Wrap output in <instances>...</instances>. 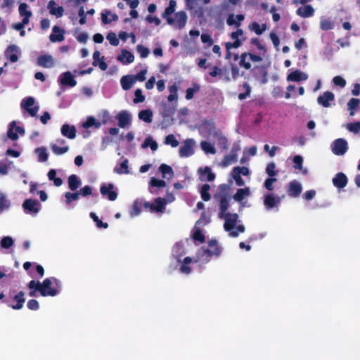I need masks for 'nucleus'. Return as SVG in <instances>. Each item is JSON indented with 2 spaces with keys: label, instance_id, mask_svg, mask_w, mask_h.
<instances>
[{
  "label": "nucleus",
  "instance_id": "61",
  "mask_svg": "<svg viewBox=\"0 0 360 360\" xmlns=\"http://www.w3.org/2000/svg\"><path fill=\"white\" fill-rule=\"evenodd\" d=\"M149 184L151 187L164 188L167 186L164 180L158 179L155 177H152Z\"/></svg>",
  "mask_w": 360,
  "mask_h": 360
},
{
  "label": "nucleus",
  "instance_id": "9",
  "mask_svg": "<svg viewBox=\"0 0 360 360\" xmlns=\"http://www.w3.org/2000/svg\"><path fill=\"white\" fill-rule=\"evenodd\" d=\"M221 219H224V228L226 231H231L237 224V221L238 219V215L236 213L231 214L230 212H227L223 214L222 216H219Z\"/></svg>",
  "mask_w": 360,
  "mask_h": 360
},
{
  "label": "nucleus",
  "instance_id": "48",
  "mask_svg": "<svg viewBox=\"0 0 360 360\" xmlns=\"http://www.w3.org/2000/svg\"><path fill=\"white\" fill-rule=\"evenodd\" d=\"M83 127L85 129H88L91 127L94 126L96 128L98 129L101 126V123L97 122L94 117H89L86 122H84L82 124Z\"/></svg>",
  "mask_w": 360,
  "mask_h": 360
},
{
  "label": "nucleus",
  "instance_id": "59",
  "mask_svg": "<svg viewBox=\"0 0 360 360\" xmlns=\"http://www.w3.org/2000/svg\"><path fill=\"white\" fill-rule=\"evenodd\" d=\"M51 147L53 152L56 155H62L67 153L69 150V147L68 146L59 147L56 144H52Z\"/></svg>",
  "mask_w": 360,
  "mask_h": 360
},
{
  "label": "nucleus",
  "instance_id": "37",
  "mask_svg": "<svg viewBox=\"0 0 360 360\" xmlns=\"http://www.w3.org/2000/svg\"><path fill=\"white\" fill-rule=\"evenodd\" d=\"M138 117L146 123H150L153 120V112L150 109L142 110L139 112Z\"/></svg>",
  "mask_w": 360,
  "mask_h": 360
},
{
  "label": "nucleus",
  "instance_id": "19",
  "mask_svg": "<svg viewBox=\"0 0 360 360\" xmlns=\"http://www.w3.org/2000/svg\"><path fill=\"white\" fill-rule=\"evenodd\" d=\"M348 182L347 176L343 172H338L333 179V184L338 189L345 188Z\"/></svg>",
  "mask_w": 360,
  "mask_h": 360
},
{
  "label": "nucleus",
  "instance_id": "10",
  "mask_svg": "<svg viewBox=\"0 0 360 360\" xmlns=\"http://www.w3.org/2000/svg\"><path fill=\"white\" fill-rule=\"evenodd\" d=\"M252 76L262 84L267 82V70L263 65H257L251 70Z\"/></svg>",
  "mask_w": 360,
  "mask_h": 360
},
{
  "label": "nucleus",
  "instance_id": "57",
  "mask_svg": "<svg viewBox=\"0 0 360 360\" xmlns=\"http://www.w3.org/2000/svg\"><path fill=\"white\" fill-rule=\"evenodd\" d=\"M242 86L245 89V91L244 93H240L238 94V98L240 101L247 98L248 96H250L251 93V87L247 82H244Z\"/></svg>",
  "mask_w": 360,
  "mask_h": 360
},
{
  "label": "nucleus",
  "instance_id": "7",
  "mask_svg": "<svg viewBox=\"0 0 360 360\" xmlns=\"http://www.w3.org/2000/svg\"><path fill=\"white\" fill-rule=\"evenodd\" d=\"M208 245L210 249L203 250V252L202 255V257L206 256L207 262L209 261V259H210L209 258L211 256L214 255V256L219 257L221 252V249L218 245V242L217 240L212 239L211 240L209 241Z\"/></svg>",
  "mask_w": 360,
  "mask_h": 360
},
{
  "label": "nucleus",
  "instance_id": "6",
  "mask_svg": "<svg viewBox=\"0 0 360 360\" xmlns=\"http://www.w3.org/2000/svg\"><path fill=\"white\" fill-rule=\"evenodd\" d=\"M115 186L112 183L105 184L103 183L100 187V193L103 197L110 201H114L117 198V193L114 190Z\"/></svg>",
  "mask_w": 360,
  "mask_h": 360
},
{
  "label": "nucleus",
  "instance_id": "54",
  "mask_svg": "<svg viewBox=\"0 0 360 360\" xmlns=\"http://www.w3.org/2000/svg\"><path fill=\"white\" fill-rule=\"evenodd\" d=\"M90 217L93 219V221L96 223V226L98 228H103V229H107L108 228V224L106 223V222H103L96 215V213L94 212H91L90 213Z\"/></svg>",
  "mask_w": 360,
  "mask_h": 360
},
{
  "label": "nucleus",
  "instance_id": "4",
  "mask_svg": "<svg viewBox=\"0 0 360 360\" xmlns=\"http://www.w3.org/2000/svg\"><path fill=\"white\" fill-rule=\"evenodd\" d=\"M331 150L335 155H343L348 150L347 141L342 138L335 139L331 144Z\"/></svg>",
  "mask_w": 360,
  "mask_h": 360
},
{
  "label": "nucleus",
  "instance_id": "2",
  "mask_svg": "<svg viewBox=\"0 0 360 360\" xmlns=\"http://www.w3.org/2000/svg\"><path fill=\"white\" fill-rule=\"evenodd\" d=\"M229 189V186L227 184H221L219 186V193L215 195V198L219 199V216H222L227 213L229 207V201L231 200Z\"/></svg>",
  "mask_w": 360,
  "mask_h": 360
},
{
  "label": "nucleus",
  "instance_id": "55",
  "mask_svg": "<svg viewBox=\"0 0 360 360\" xmlns=\"http://www.w3.org/2000/svg\"><path fill=\"white\" fill-rule=\"evenodd\" d=\"M248 57V56L246 52L241 53L240 56L239 65L246 70H250L251 68V63L249 61H247L246 59Z\"/></svg>",
  "mask_w": 360,
  "mask_h": 360
},
{
  "label": "nucleus",
  "instance_id": "64",
  "mask_svg": "<svg viewBox=\"0 0 360 360\" xmlns=\"http://www.w3.org/2000/svg\"><path fill=\"white\" fill-rule=\"evenodd\" d=\"M134 98L133 100L134 103H142L145 101V96L143 95L142 90L137 89L134 92Z\"/></svg>",
  "mask_w": 360,
  "mask_h": 360
},
{
  "label": "nucleus",
  "instance_id": "18",
  "mask_svg": "<svg viewBox=\"0 0 360 360\" xmlns=\"http://www.w3.org/2000/svg\"><path fill=\"white\" fill-rule=\"evenodd\" d=\"M174 25H173L177 29H182L185 27L188 16L185 11H181L175 13L174 15Z\"/></svg>",
  "mask_w": 360,
  "mask_h": 360
},
{
  "label": "nucleus",
  "instance_id": "8",
  "mask_svg": "<svg viewBox=\"0 0 360 360\" xmlns=\"http://www.w3.org/2000/svg\"><path fill=\"white\" fill-rule=\"evenodd\" d=\"M208 245L210 249L203 250V252L202 255V257L206 256L207 262L209 261V259H210L209 258L211 256L214 255V256L219 257L221 252V249L218 245V242L217 240L212 239L211 240L209 241Z\"/></svg>",
  "mask_w": 360,
  "mask_h": 360
},
{
  "label": "nucleus",
  "instance_id": "39",
  "mask_svg": "<svg viewBox=\"0 0 360 360\" xmlns=\"http://www.w3.org/2000/svg\"><path fill=\"white\" fill-rule=\"evenodd\" d=\"M28 5L26 3H21L19 6V14L20 16H22L23 18H26L27 21L30 22V18H31L32 13L30 11L27 10Z\"/></svg>",
  "mask_w": 360,
  "mask_h": 360
},
{
  "label": "nucleus",
  "instance_id": "44",
  "mask_svg": "<svg viewBox=\"0 0 360 360\" xmlns=\"http://www.w3.org/2000/svg\"><path fill=\"white\" fill-rule=\"evenodd\" d=\"M200 147L202 150L207 154L214 155L217 153L214 146L206 141H202L200 142Z\"/></svg>",
  "mask_w": 360,
  "mask_h": 360
},
{
  "label": "nucleus",
  "instance_id": "52",
  "mask_svg": "<svg viewBox=\"0 0 360 360\" xmlns=\"http://www.w3.org/2000/svg\"><path fill=\"white\" fill-rule=\"evenodd\" d=\"M159 170L162 173V178H166L167 174H169L170 176H172L174 174L172 168L166 164L160 165Z\"/></svg>",
  "mask_w": 360,
  "mask_h": 360
},
{
  "label": "nucleus",
  "instance_id": "22",
  "mask_svg": "<svg viewBox=\"0 0 360 360\" xmlns=\"http://www.w3.org/2000/svg\"><path fill=\"white\" fill-rule=\"evenodd\" d=\"M176 110V104H169L162 102L161 104V113L163 117H172Z\"/></svg>",
  "mask_w": 360,
  "mask_h": 360
},
{
  "label": "nucleus",
  "instance_id": "40",
  "mask_svg": "<svg viewBox=\"0 0 360 360\" xmlns=\"http://www.w3.org/2000/svg\"><path fill=\"white\" fill-rule=\"evenodd\" d=\"M129 161L127 159L124 160L119 166H117L114 168V172L118 174H127L129 173L128 169Z\"/></svg>",
  "mask_w": 360,
  "mask_h": 360
},
{
  "label": "nucleus",
  "instance_id": "63",
  "mask_svg": "<svg viewBox=\"0 0 360 360\" xmlns=\"http://www.w3.org/2000/svg\"><path fill=\"white\" fill-rule=\"evenodd\" d=\"M346 127L351 132L358 133L360 131V121L348 123Z\"/></svg>",
  "mask_w": 360,
  "mask_h": 360
},
{
  "label": "nucleus",
  "instance_id": "20",
  "mask_svg": "<svg viewBox=\"0 0 360 360\" xmlns=\"http://www.w3.org/2000/svg\"><path fill=\"white\" fill-rule=\"evenodd\" d=\"M201 181H212L215 179V174L212 172V169L206 166L204 168L200 167L198 170Z\"/></svg>",
  "mask_w": 360,
  "mask_h": 360
},
{
  "label": "nucleus",
  "instance_id": "26",
  "mask_svg": "<svg viewBox=\"0 0 360 360\" xmlns=\"http://www.w3.org/2000/svg\"><path fill=\"white\" fill-rule=\"evenodd\" d=\"M116 118L118 120V126L120 128H125L131 122L130 115L127 110L120 112Z\"/></svg>",
  "mask_w": 360,
  "mask_h": 360
},
{
  "label": "nucleus",
  "instance_id": "45",
  "mask_svg": "<svg viewBox=\"0 0 360 360\" xmlns=\"http://www.w3.org/2000/svg\"><path fill=\"white\" fill-rule=\"evenodd\" d=\"M35 153L38 156L39 162H46L48 160L49 154L45 147H39L35 149Z\"/></svg>",
  "mask_w": 360,
  "mask_h": 360
},
{
  "label": "nucleus",
  "instance_id": "41",
  "mask_svg": "<svg viewBox=\"0 0 360 360\" xmlns=\"http://www.w3.org/2000/svg\"><path fill=\"white\" fill-rule=\"evenodd\" d=\"M320 28L323 31H328L334 28V23L328 18L321 17L320 20Z\"/></svg>",
  "mask_w": 360,
  "mask_h": 360
},
{
  "label": "nucleus",
  "instance_id": "1",
  "mask_svg": "<svg viewBox=\"0 0 360 360\" xmlns=\"http://www.w3.org/2000/svg\"><path fill=\"white\" fill-rule=\"evenodd\" d=\"M58 281L54 277L45 278L42 283L32 280L29 282L27 287L29 289L38 290V292L43 297L56 296L58 292Z\"/></svg>",
  "mask_w": 360,
  "mask_h": 360
},
{
  "label": "nucleus",
  "instance_id": "58",
  "mask_svg": "<svg viewBox=\"0 0 360 360\" xmlns=\"http://www.w3.org/2000/svg\"><path fill=\"white\" fill-rule=\"evenodd\" d=\"M15 122L13 121L12 122H11V124L9 125V128L7 131L8 137L10 139H11L12 141H16L18 139V135L16 133V131L15 132L13 131V127H15Z\"/></svg>",
  "mask_w": 360,
  "mask_h": 360
},
{
  "label": "nucleus",
  "instance_id": "3",
  "mask_svg": "<svg viewBox=\"0 0 360 360\" xmlns=\"http://www.w3.org/2000/svg\"><path fill=\"white\" fill-rule=\"evenodd\" d=\"M3 302L13 309H21L25 302V292L23 291H19L15 295L6 298Z\"/></svg>",
  "mask_w": 360,
  "mask_h": 360
},
{
  "label": "nucleus",
  "instance_id": "36",
  "mask_svg": "<svg viewBox=\"0 0 360 360\" xmlns=\"http://www.w3.org/2000/svg\"><path fill=\"white\" fill-rule=\"evenodd\" d=\"M81 184V180L76 174H71L68 177V187L71 191H76L80 186Z\"/></svg>",
  "mask_w": 360,
  "mask_h": 360
},
{
  "label": "nucleus",
  "instance_id": "56",
  "mask_svg": "<svg viewBox=\"0 0 360 360\" xmlns=\"http://www.w3.org/2000/svg\"><path fill=\"white\" fill-rule=\"evenodd\" d=\"M164 143L166 145H170L173 148L177 147L179 144V141L175 138V136L173 134L167 135L165 139Z\"/></svg>",
  "mask_w": 360,
  "mask_h": 360
},
{
  "label": "nucleus",
  "instance_id": "60",
  "mask_svg": "<svg viewBox=\"0 0 360 360\" xmlns=\"http://www.w3.org/2000/svg\"><path fill=\"white\" fill-rule=\"evenodd\" d=\"M14 241L10 236H5L1 240V246L2 248L8 249L13 246Z\"/></svg>",
  "mask_w": 360,
  "mask_h": 360
},
{
  "label": "nucleus",
  "instance_id": "46",
  "mask_svg": "<svg viewBox=\"0 0 360 360\" xmlns=\"http://www.w3.org/2000/svg\"><path fill=\"white\" fill-rule=\"evenodd\" d=\"M142 200L136 199L131 207L130 215L131 217L138 216L141 212Z\"/></svg>",
  "mask_w": 360,
  "mask_h": 360
},
{
  "label": "nucleus",
  "instance_id": "24",
  "mask_svg": "<svg viewBox=\"0 0 360 360\" xmlns=\"http://www.w3.org/2000/svg\"><path fill=\"white\" fill-rule=\"evenodd\" d=\"M61 134L70 139H74L76 137L77 129L74 125L64 124L60 129Z\"/></svg>",
  "mask_w": 360,
  "mask_h": 360
},
{
  "label": "nucleus",
  "instance_id": "35",
  "mask_svg": "<svg viewBox=\"0 0 360 360\" xmlns=\"http://www.w3.org/2000/svg\"><path fill=\"white\" fill-rule=\"evenodd\" d=\"M153 204H155V205H153V212H162L165 209V205H167V201H166L165 198L158 197V198H155V200Z\"/></svg>",
  "mask_w": 360,
  "mask_h": 360
},
{
  "label": "nucleus",
  "instance_id": "30",
  "mask_svg": "<svg viewBox=\"0 0 360 360\" xmlns=\"http://www.w3.org/2000/svg\"><path fill=\"white\" fill-rule=\"evenodd\" d=\"M210 75L212 77H215L217 75L224 76V81L229 82L231 81V78L229 75L226 68H220L218 66H214L212 71L209 72Z\"/></svg>",
  "mask_w": 360,
  "mask_h": 360
},
{
  "label": "nucleus",
  "instance_id": "16",
  "mask_svg": "<svg viewBox=\"0 0 360 360\" xmlns=\"http://www.w3.org/2000/svg\"><path fill=\"white\" fill-rule=\"evenodd\" d=\"M302 191V187L300 183L296 180H293L288 184V193L292 198L298 197Z\"/></svg>",
  "mask_w": 360,
  "mask_h": 360
},
{
  "label": "nucleus",
  "instance_id": "25",
  "mask_svg": "<svg viewBox=\"0 0 360 360\" xmlns=\"http://www.w3.org/2000/svg\"><path fill=\"white\" fill-rule=\"evenodd\" d=\"M281 199L279 196H274L272 194H267L264 196V204L267 209H272L281 203Z\"/></svg>",
  "mask_w": 360,
  "mask_h": 360
},
{
  "label": "nucleus",
  "instance_id": "51",
  "mask_svg": "<svg viewBox=\"0 0 360 360\" xmlns=\"http://www.w3.org/2000/svg\"><path fill=\"white\" fill-rule=\"evenodd\" d=\"M142 147H150L153 151H155L157 150L158 146L157 142L154 141L151 137H148L144 140L143 143L142 144Z\"/></svg>",
  "mask_w": 360,
  "mask_h": 360
},
{
  "label": "nucleus",
  "instance_id": "62",
  "mask_svg": "<svg viewBox=\"0 0 360 360\" xmlns=\"http://www.w3.org/2000/svg\"><path fill=\"white\" fill-rule=\"evenodd\" d=\"M79 193L78 191L75 193L66 192L65 193V202L67 204H70L72 201L76 200L79 198Z\"/></svg>",
  "mask_w": 360,
  "mask_h": 360
},
{
  "label": "nucleus",
  "instance_id": "14",
  "mask_svg": "<svg viewBox=\"0 0 360 360\" xmlns=\"http://www.w3.org/2000/svg\"><path fill=\"white\" fill-rule=\"evenodd\" d=\"M176 2L175 0H170L169 6L165 8L162 14V17L165 19L169 25H174V19L170 15L175 11Z\"/></svg>",
  "mask_w": 360,
  "mask_h": 360
},
{
  "label": "nucleus",
  "instance_id": "53",
  "mask_svg": "<svg viewBox=\"0 0 360 360\" xmlns=\"http://www.w3.org/2000/svg\"><path fill=\"white\" fill-rule=\"evenodd\" d=\"M360 103V100L355 98H352L349 102L347 103L348 109L350 110L349 115L351 116L354 115V110L356 109L359 104Z\"/></svg>",
  "mask_w": 360,
  "mask_h": 360
},
{
  "label": "nucleus",
  "instance_id": "29",
  "mask_svg": "<svg viewBox=\"0 0 360 360\" xmlns=\"http://www.w3.org/2000/svg\"><path fill=\"white\" fill-rule=\"evenodd\" d=\"M117 59L123 64H129L134 62V56L130 51L123 49Z\"/></svg>",
  "mask_w": 360,
  "mask_h": 360
},
{
  "label": "nucleus",
  "instance_id": "47",
  "mask_svg": "<svg viewBox=\"0 0 360 360\" xmlns=\"http://www.w3.org/2000/svg\"><path fill=\"white\" fill-rule=\"evenodd\" d=\"M210 186L207 184H203L200 191L202 199L207 202L211 199V195L210 193Z\"/></svg>",
  "mask_w": 360,
  "mask_h": 360
},
{
  "label": "nucleus",
  "instance_id": "11",
  "mask_svg": "<svg viewBox=\"0 0 360 360\" xmlns=\"http://www.w3.org/2000/svg\"><path fill=\"white\" fill-rule=\"evenodd\" d=\"M194 141L192 139H188L184 142L183 146L179 148V153L181 158H186L192 155L194 153L193 146Z\"/></svg>",
  "mask_w": 360,
  "mask_h": 360
},
{
  "label": "nucleus",
  "instance_id": "32",
  "mask_svg": "<svg viewBox=\"0 0 360 360\" xmlns=\"http://www.w3.org/2000/svg\"><path fill=\"white\" fill-rule=\"evenodd\" d=\"M307 79V75L301 72L299 70H296L290 72L287 76V80L288 82H300L303 80H306Z\"/></svg>",
  "mask_w": 360,
  "mask_h": 360
},
{
  "label": "nucleus",
  "instance_id": "28",
  "mask_svg": "<svg viewBox=\"0 0 360 360\" xmlns=\"http://www.w3.org/2000/svg\"><path fill=\"white\" fill-rule=\"evenodd\" d=\"M185 254L186 250L184 244L181 242L176 243L172 248V255L179 262H181V258Z\"/></svg>",
  "mask_w": 360,
  "mask_h": 360
},
{
  "label": "nucleus",
  "instance_id": "23",
  "mask_svg": "<svg viewBox=\"0 0 360 360\" xmlns=\"http://www.w3.org/2000/svg\"><path fill=\"white\" fill-rule=\"evenodd\" d=\"M18 48L15 44L9 45L5 51V56L11 63H15L18 60Z\"/></svg>",
  "mask_w": 360,
  "mask_h": 360
},
{
  "label": "nucleus",
  "instance_id": "12",
  "mask_svg": "<svg viewBox=\"0 0 360 360\" xmlns=\"http://www.w3.org/2000/svg\"><path fill=\"white\" fill-rule=\"evenodd\" d=\"M34 104V99L32 97H27L22 100L21 103L22 108H25L28 113L34 117L39 110V106L32 107Z\"/></svg>",
  "mask_w": 360,
  "mask_h": 360
},
{
  "label": "nucleus",
  "instance_id": "34",
  "mask_svg": "<svg viewBox=\"0 0 360 360\" xmlns=\"http://www.w3.org/2000/svg\"><path fill=\"white\" fill-rule=\"evenodd\" d=\"M120 83L122 88L124 90L127 91L132 87L135 83V79H134L133 75H125L121 78Z\"/></svg>",
  "mask_w": 360,
  "mask_h": 360
},
{
  "label": "nucleus",
  "instance_id": "33",
  "mask_svg": "<svg viewBox=\"0 0 360 360\" xmlns=\"http://www.w3.org/2000/svg\"><path fill=\"white\" fill-rule=\"evenodd\" d=\"M314 9L311 5H305L303 7H300L296 11V14L302 18H309L314 15Z\"/></svg>",
  "mask_w": 360,
  "mask_h": 360
},
{
  "label": "nucleus",
  "instance_id": "50",
  "mask_svg": "<svg viewBox=\"0 0 360 360\" xmlns=\"http://www.w3.org/2000/svg\"><path fill=\"white\" fill-rule=\"evenodd\" d=\"M250 28L256 34L261 35L266 30V25L262 24L260 25L258 22H254L251 24Z\"/></svg>",
  "mask_w": 360,
  "mask_h": 360
},
{
  "label": "nucleus",
  "instance_id": "43",
  "mask_svg": "<svg viewBox=\"0 0 360 360\" xmlns=\"http://www.w3.org/2000/svg\"><path fill=\"white\" fill-rule=\"evenodd\" d=\"M48 178L50 181H53L56 186H60L63 184V180L60 177H56V170L51 169L47 174Z\"/></svg>",
  "mask_w": 360,
  "mask_h": 360
},
{
  "label": "nucleus",
  "instance_id": "21",
  "mask_svg": "<svg viewBox=\"0 0 360 360\" xmlns=\"http://www.w3.org/2000/svg\"><path fill=\"white\" fill-rule=\"evenodd\" d=\"M54 0H51L48 2L47 8L49 10L50 14L55 15L59 18L63 15L64 8L63 6H58Z\"/></svg>",
  "mask_w": 360,
  "mask_h": 360
},
{
  "label": "nucleus",
  "instance_id": "42",
  "mask_svg": "<svg viewBox=\"0 0 360 360\" xmlns=\"http://www.w3.org/2000/svg\"><path fill=\"white\" fill-rule=\"evenodd\" d=\"M294 163V168L295 169L300 170L302 174H307V170L306 169H303V158L300 155H295L292 159Z\"/></svg>",
  "mask_w": 360,
  "mask_h": 360
},
{
  "label": "nucleus",
  "instance_id": "49",
  "mask_svg": "<svg viewBox=\"0 0 360 360\" xmlns=\"http://www.w3.org/2000/svg\"><path fill=\"white\" fill-rule=\"evenodd\" d=\"M237 161V156L230 153L229 155H226L224 157L221 165L224 167H226L231 165L232 163H234Z\"/></svg>",
  "mask_w": 360,
  "mask_h": 360
},
{
  "label": "nucleus",
  "instance_id": "13",
  "mask_svg": "<svg viewBox=\"0 0 360 360\" xmlns=\"http://www.w3.org/2000/svg\"><path fill=\"white\" fill-rule=\"evenodd\" d=\"M202 132L205 133L207 136H218V131L216 130L214 123L211 120H204L200 126Z\"/></svg>",
  "mask_w": 360,
  "mask_h": 360
},
{
  "label": "nucleus",
  "instance_id": "5",
  "mask_svg": "<svg viewBox=\"0 0 360 360\" xmlns=\"http://www.w3.org/2000/svg\"><path fill=\"white\" fill-rule=\"evenodd\" d=\"M22 207L26 214L36 215L41 209V204L37 200L29 198L23 202Z\"/></svg>",
  "mask_w": 360,
  "mask_h": 360
},
{
  "label": "nucleus",
  "instance_id": "27",
  "mask_svg": "<svg viewBox=\"0 0 360 360\" xmlns=\"http://www.w3.org/2000/svg\"><path fill=\"white\" fill-rule=\"evenodd\" d=\"M37 64L45 68H52L54 65V60L51 55H41L37 58Z\"/></svg>",
  "mask_w": 360,
  "mask_h": 360
},
{
  "label": "nucleus",
  "instance_id": "17",
  "mask_svg": "<svg viewBox=\"0 0 360 360\" xmlns=\"http://www.w3.org/2000/svg\"><path fill=\"white\" fill-rule=\"evenodd\" d=\"M52 32L49 36V39L51 42H61L65 39V31L64 29L60 28L58 25H54L52 28Z\"/></svg>",
  "mask_w": 360,
  "mask_h": 360
},
{
  "label": "nucleus",
  "instance_id": "38",
  "mask_svg": "<svg viewBox=\"0 0 360 360\" xmlns=\"http://www.w3.org/2000/svg\"><path fill=\"white\" fill-rule=\"evenodd\" d=\"M250 195V188L248 187L245 188H239L237 190L236 193L233 195V199L236 201L240 202L242 201L246 196Z\"/></svg>",
  "mask_w": 360,
  "mask_h": 360
},
{
  "label": "nucleus",
  "instance_id": "15",
  "mask_svg": "<svg viewBox=\"0 0 360 360\" xmlns=\"http://www.w3.org/2000/svg\"><path fill=\"white\" fill-rule=\"evenodd\" d=\"M334 100V94L331 91H327L317 98V103L324 108H328L330 106V103Z\"/></svg>",
  "mask_w": 360,
  "mask_h": 360
},
{
  "label": "nucleus",
  "instance_id": "31",
  "mask_svg": "<svg viewBox=\"0 0 360 360\" xmlns=\"http://www.w3.org/2000/svg\"><path fill=\"white\" fill-rule=\"evenodd\" d=\"M60 83L71 87L77 84V82L70 72H65L60 75Z\"/></svg>",
  "mask_w": 360,
  "mask_h": 360
}]
</instances>
